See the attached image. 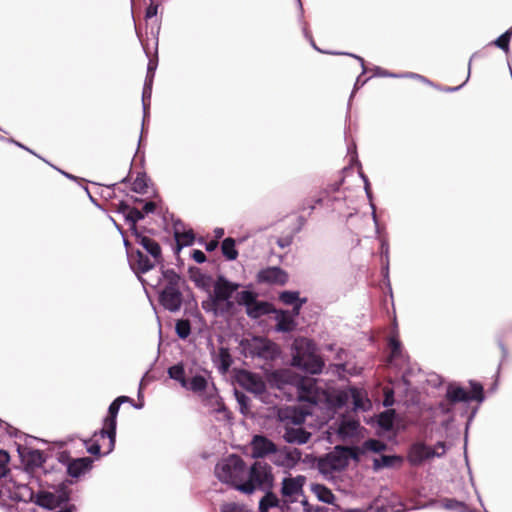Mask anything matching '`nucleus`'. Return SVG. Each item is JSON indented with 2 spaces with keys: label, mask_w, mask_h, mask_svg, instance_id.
<instances>
[{
  "label": "nucleus",
  "mask_w": 512,
  "mask_h": 512,
  "mask_svg": "<svg viewBox=\"0 0 512 512\" xmlns=\"http://www.w3.org/2000/svg\"><path fill=\"white\" fill-rule=\"evenodd\" d=\"M221 512H250L244 505L238 503H225L221 506Z\"/></svg>",
  "instance_id": "a18cd8bd"
},
{
  "label": "nucleus",
  "mask_w": 512,
  "mask_h": 512,
  "mask_svg": "<svg viewBox=\"0 0 512 512\" xmlns=\"http://www.w3.org/2000/svg\"><path fill=\"white\" fill-rule=\"evenodd\" d=\"M170 378L180 382L182 387H187V379L185 378V371L182 365H174L168 369Z\"/></svg>",
  "instance_id": "f704fd0d"
},
{
  "label": "nucleus",
  "mask_w": 512,
  "mask_h": 512,
  "mask_svg": "<svg viewBox=\"0 0 512 512\" xmlns=\"http://www.w3.org/2000/svg\"><path fill=\"white\" fill-rule=\"evenodd\" d=\"M306 477L298 475L296 477H286L282 480L281 494L288 501L293 502L295 497L302 494Z\"/></svg>",
  "instance_id": "dca6fc26"
},
{
  "label": "nucleus",
  "mask_w": 512,
  "mask_h": 512,
  "mask_svg": "<svg viewBox=\"0 0 512 512\" xmlns=\"http://www.w3.org/2000/svg\"><path fill=\"white\" fill-rule=\"evenodd\" d=\"M311 438V433L302 427H286L283 433V439L291 444H305Z\"/></svg>",
  "instance_id": "aec40b11"
},
{
  "label": "nucleus",
  "mask_w": 512,
  "mask_h": 512,
  "mask_svg": "<svg viewBox=\"0 0 512 512\" xmlns=\"http://www.w3.org/2000/svg\"><path fill=\"white\" fill-rule=\"evenodd\" d=\"M156 209V203L153 201L146 202L142 208V212L145 214L153 213Z\"/></svg>",
  "instance_id": "3c124183"
},
{
  "label": "nucleus",
  "mask_w": 512,
  "mask_h": 512,
  "mask_svg": "<svg viewBox=\"0 0 512 512\" xmlns=\"http://www.w3.org/2000/svg\"><path fill=\"white\" fill-rule=\"evenodd\" d=\"M215 472L221 482L241 492V485H245L248 468L240 456L232 454L216 465Z\"/></svg>",
  "instance_id": "7ed1b4c3"
},
{
  "label": "nucleus",
  "mask_w": 512,
  "mask_h": 512,
  "mask_svg": "<svg viewBox=\"0 0 512 512\" xmlns=\"http://www.w3.org/2000/svg\"><path fill=\"white\" fill-rule=\"evenodd\" d=\"M159 302L170 312L180 310L183 303V295L180 288L164 287L159 295Z\"/></svg>",
  "instance_id": "2eb2a0df"
},
{
  "label": "nucleus",
  "mask_w": 512,
  "mask_h": 512,
  "mask_svg": "<svg viewBox=\"0 0 512 512\" xmlns=\"http://www.w3.org/2000/svg\"><path fill=\"white\" fill-rule=\"evenodd\" d=\"M115 400L119 403V405H121L123 403H127V402H129V403L133 402V399H131L128 396H119Z\"/></svg>",
  "instance_id": "bf43d9fd"
},
{
  "label": "nucleus",
  "mask_w": 512,
  "mask_h": 512,
  "mask_svg": "<svg viewBox=\"0 0 512 512\" xmlns=\"http://www.w3.org/2000/svg\"><path fill=\"white\" fill-rule=\"evenodd\" d=\"M274 485L272 467L263 460H256L250 468L245 485H241V492L247 495L256 490H271Z\"/></svg>",
  "instance_id": "20e7f679"
},
{
  "label": "nucleus",
  "mask_w": 512,
  "mask_h": 512,
  "mask_svg": "<svg viewBox=\"0 0 512 512\" xmlns=\"http://www.w3.org/2000/svg\"><path fill=\"white\" fill-rule=\"evenodd\" d=\"M341 182H336L334 184L328 185L325 189L321 190L318 195L313 197L312 199H307L303 203L301 210L310 209L311 211L314 210L316 205H322L324 201L329 197L330 193H334L339 190V187L341 185Z\"/></svg>",
  "instance_id": "6ab92c4d"
},
{
  "label": "nucleus",
  "mask_w": 512,
  "mask_h": 512,
  "mask_svg": "<svg viewBox=\"0 0 512 512\" xmlns=\"http://www.w3.org/2000/svg\"><path fill=\"white\" fill-rule=\"evenodd\" d=\"M218 244L219 243L217 239L211 240L206 244V250L209 252L214 251L218 247Z\"/></svg>",
  "instance_id": "13d9d810"
},
{
  "label": "nucleus",
  "mask_w": 512,
  "mask_h": 512,
  "mask_svg": "<svg viewBox=\"0 0 512 512\" xmlns=\"http://www.w3.org/2000/svg\"><path fill=\"white\" fill-rule=\"evenodd\" d=\"M469 401V392L455 384H449L446 390L445 402L440 403V408L444 413H449L451 407L460 402Z\"/></svg>",
  "instance_id": "ddd939ff"
},
{
  "label": "nucleus",
  "mask_w": 512,
  "mask_h": 512,
  "mask_svg": "<svg viewBox=\"0 0 512 512\" xmlns=\"http://www.w3.org/2000/svg\"><path fill=\"white\" fill-rule=\"evenodd\" d=\"M393 418H394V411L393 410H387L380 414L379 416V425L389 430L393 426Z\"/></svg>",
  "instance_id": "79ce46f5"
},
{
  "label": "nucleus",
  "mask_w": 512,
  "mask_h": 512,
  "mask_svg": "<svg viewBox=\"0 0 512 512\" xmlns=\"http://www.w3.org/2000/svg\"><path fill=\"white\" fill-rule=\"evenodd\" d=\"M218 359L220 362V370L222 372H227L233 363L229 349L226 347H220L218 350Z\"/></svg>",
  "instance_id": "7c9ffc66"
},
{
  "label": "nucleus",
  "mask_w": 512,
  "mask_h": 512,
  "mask_svg": "<svg viewBox=\"0 0 512 512\" xmlns=\"http://www.w3.org/2000/svg\"><path fill=\"white\" fill-rule=\"evenodd\" d=\"M154 69V65L150 62L148 65V71L151 72Z\"/></svg>",
  "instance_id": "338daca9"
},
{
  "label": "nucleus",
  "mask_w": 512,
  "mask_h": 512,
  "mask_svg": "<svg viewBox=\"0 0 512 512\" xmlns=\"http://www.w3.org/2000/svg\"><path fill=\"white\" fill-rule=\"evenodd\" d=\"M289 280L288 273L280 267L273 266L262 269L257 274V282L269 285H285Z\"/></svg>",
  "instance_id": "9b49d317"
},
{
  "label": "nucleus",
  "mask_w": 512,
  "mask_h": 512,
  "mask_svg": "<svg viewBox=\"0 0 512 512\" xmlns=\"http://www.w3.org/2000/svg\"><path fill=\"white\" fill-rule=\"evenodd\" d=\"M279 299L285 305H293V312L295 315L299 314L302 304L306 302V299L299 298V292L294 291L282 292Z\"/></svg>",
  "instance_id": "5701e85b"
},
{
  "label": "nucleus",
  "mask_w": 512,
  "mask_h": 512,
  "mask_svg": "<svg viewBox=\"0 0 512 512\" xmlns=\"http://www.w3.org/2000/svg\"><path fill=\"white\" fill-rule=\"evenodd\" d=\"M237 381L245 390L261 395L266 391V384L260 376L252 372L243 370L237 376Z\"/></svg>",
  "instance_id": "f8f14e48"
},
{
  "label": "nucleus",
  "mask_w": 512,
  "mask_h": 512,
  "mask_svg": "<svg viewBox=\"0 0 512 512\" xmlns=\"http://www.w3.org/2000/svg\"><path fill=\"white\" fill-rule=\"evenodd\" d=\"M512 37V27L507 30L505 33H503L501 36H499L495 41L494 44L499 47L500 49L507 52L509 50V42Z\"/></svg>",
  "instance_id": "a19ab883"
},
{
  "label": "nucleus",
  "mask_w": 512,
  "mask_h": 512,
  "mask_svg": "<svg viewBox=\"0 0 512 512\" xmlns=\"http://www.w3.org/2000/svg\"><path fill=\"white\" fill-rule=\"evenodd\" d=\"M75 510V505H69L65 507L64 509H61L57 512H73Z\"/></svg>",
  "instance_id": "e2e57ef3"
},
{
  "label": "nucleus",
  "mask_w": 512,
  "mask_h": 512,
  "mask_svg": "<svg viewBox=\"0 0 512 512\" xmlns=\"http://www.w3.org/2000/svg\"><path fill=\"white\" fill-rule=\"evenodd\" d=\"M293 327V319L287 314V312L281 311L276 325L277 331L290 332L293 330Z\"/></svg>",
  "instance_id": "2f4dec72"
},
{
  "label": "nucleus",
  "mask_w": 512,
  "mask_h": 512,
  "mask_svg": "<svg viewBox=\"0 0 512 512\" xmlns=\"http://www.w3.org/2000/svg\"><path fill=\"white\" fill-rule=\"evenodd\" d=\"M250 447L251 456L254 459L264 458L277 451L276 444L263 435H254Z\"/></svg>",
  "instance_id": "4468645a"
},
{
  "label": "nucleus",
  "mask_w": 512,
  "mask_h": 512,
  "mask_svg": "<svg viewBox=\"0 0 512 512\" xmlns=\"http://www.w3.org/2000/svg\"><path fill=\"white\" fill-rule=\"evenodd\" d=\"M384 401L383 405L385 407L392 406L394 404V391L391 388H385L384 389Z\"/></svg>",
  "instance_id": "de8ad7c7"
},
{
  "label": "nucleus",
  "mask_w": 512,
  "mask_h": 512,
  "mask_svg": "<svg viewBox=\"0 0 512 512\" xmlns=\"http://www.w3.org/2000/svg\"><path fill=\"white\" fill-rule=\"evenodd\" d=\"M215 232H216V237H217V238L222 237V235H223V233H224V232H223V229H218V230H216Z\"/></svg>",
  "instance_id": "69168bd1"
},
{
  "label": "nucleus",
  "mask_w": 512,
  "mask_h": 512,
  "mask_svg": "<svg viewBox=\"0 0 512 512\" xmlns=\"http://www.w3.org/2000/svg\"><path fill=\"white\" fill-rule=\"evenodd\" d=\"M120 406L121 405H119V403L116 400H114L110 404V406L108 408V414L103 421V427L100 430V436L102 438H108L106 453H111L115 447L117 415H118Z\"/></svg>",
  "instance_id": "0eeeda50"
},
{
  "label": "nucleus",
  "mask_w": 512,
  "mask_h": 512,
  "mask_svg": "<svg viewBox=\"0 0 512 512\" xmlns=\"http://www.w3.org/2000/svg\"><path fill=\"white\" fill-rule=\"evenodd\" d=\"M291 244L290 238H279L277 240V245L281 248H285L286 246H289Z\"/></svg>",
  "instance_id": "4d7b16f0"
},
{
  "label": "nucleus",
  "mask_w": 512,
  "mask_h": 512,
  "mask_svg": "<svg viewBox=\"0 0 512 512\" xmlns=\"http://www.w3.org/2000/svg\"><path fill=\"white\" fill-rule=\"evenodd\" d=\"M238 305L246 307V313L250 318L257 319L272 311V305L265 301H258L257 294L252 291H241L236 294Z\"/></svg>",
  "instance_id": "39448f33"
},
{
  "label": "nucleus",
  "mask_w": 512,
  "mask_h": 512,
  "mask_svg": "<svg viewBox=\"0 0 512 512\" xmlns=\"http://www.w3.org/2000/svg\"><path fill=\"white\" fill-rule=\"evenodd\" d=\"M298 398L300 401L317 405L328 401V393L318 387L316 379L305 377L298 383Z\"/></svg>",
  "instance_id": "423d86ee"
},
{
  "label": "nucleus",
  "mask_w": 512,
  "mask_h": 512,
  "mask_svg": "<svg viewBox=\"0 0 512 512\" xmlns=\"http://www.w3.org/2000/svg\"><path fill=\"white\" fill-rule=\"evenodd\" d=\"M176 333L179 338L186 339L191 333V324L187 319H181L176 322Z\"/></svg>",
  "instance_id": "e433bc0d"
},
{
  "label": "nucleus",
  "mask_w": 512,
  "mask_h": 512,
  "mask_svg": "<svg viewBox=\"0 0 512 512\" xmlns=\"http://www.w3.org/2000/svg\"><path fill=\"white\" fill-rule=\"evenodd\" d=\"M133 236L135 237V242L141 245L150 255V257H148L140 250L130 253V266L137 275L152 270L157 264H161L164 261L161 246L156 240L141 232Z\"/></svg>",
  "instance_id": "f03ea898"
},
{
  "label": "nucleus",
  "mask_w": 512,
  "mask_h": 512,
  "mask_svg": "<svg viewBox=\"0 0 512 512\" xmlns=\"http://www.w3.org/2000/svg\"><path fill=\"white\" fill-rule=\"evenodd\" d=\"M207 384V380L204 376L196 375L192 377L190 381L187 380L186 388L195 393H200L206 390Z\"/></svg>",
  "instance_id": "c756f323"
},
{
  "label": "nucleus",
  "mask_w": 512,
  "mask_h": 512,
  "mask_svg": "<svg viewBox=\"0 0 512 512\" xmlns=\"http://www.w3.org/2000/svg\"><path fill=\"white\" fill-rule=\"evenodd\" d=\"M147 189V183L145 177L138 176L132 183V190L137 193H144Z\"/></svg>",
  "instance_id": "49530a36"
},
{
  "label": "nucleus",
  "mask_w": 512,
  "mask_h": 512,
  "mask_svg": "<svg viewBox=\"0 0 512 512\" xmlns=\"http://www.w3.org/2000/svg\"><path fill=\"white\" fill-rule=\"evenodd\" d=\"M236 242L233 238L228 237L223 240L221 250L227 260H235L238 257Z\"/></svg>",
  "instance_id": "c85d7f7f"
},
{
  "label": "nucleus",
  "mask_w": 512,
  "mask_h": 512,
  "mask_svg": "<svg viewBox=\"0 0 512 512\" xmlns=\"http://www.w3.org/2000/svg\"><path fill=\"white\" fill-rule=\"evenodd\" d=\"M190 279L194 282L196 287L210 292L212 278L204 273L198 267H191L189 269Z\"/></svg>",
  "instance_id": "4be33fe9"
},
{
  "label": "nucleus",
  "mask_w": 512,
  "mask_h": 512,
  "mask_svg": "<svg viewBox=\"0 0 512 512\" xmlns=\"http://www.w3.org/2000/svg\"><path fill=\"white\" fill-rule=\"evenodd\" d=\"M265 495L259 501V512H269L270 508L280 506V500L271 490H264Z\"/></svg>",
  "instance_id": "393cba45"
},
{
  "label": "nucleus",
  "mask_w": 512,
  "mask_h": 512,
  "mask_svg": "<svg viewBox=\"0 0 512 512\" xmlns=\"http://www.w3.org/2000/svg\"><path fill=\"white\" fill-rule=\"evenodd\" d=\"M192 258L197 262V263H203L206 261V255L204 254L203 251L201 250H194L193 253H192Z\"/></svg>",
  "instance_id": "8fccbe9b"
},
{
  "label": "nucleus",
  "mask_w": 512,
  "mask_h": 512,
  "mask_svg": "<svg viewBox=\"0 0 512 512\" xmlns=\"http://www.w3.org/2000/svg\"><path fill=\"white\" fill-rule=\"evenodd\" d=\"M10 461V456L8 452L4 450H0V479L2 477H5L6 474L9 472V469L7 467V464Z\"/></svg>",
  "instance_id": "c03bdc74"
},
{
  "label": "nucleus",
  "mask_w": 512,
  "mask_h": 512,
  "mask_svg": "<svg viewBox=\"0 0 512 512\" xmlns=\"http://www.w3.org/2000/svg\"><path fill=\"white\" fill-rule=\"evenodd\" d=\"M36 504L49 510L59 507V501H57L56 494L51 492L38 493Z\"/></svg>",
  "instance_id": "a878e982"
},
{
  "label": "nucleus",
  "mask_w": 512,
  "mask_h": 512,
  "mask_svg": "<svg viewBox=\"0 0 512 512\" xmlns=\"http://www.w3.org/2000/svg\"><path fill=\"white\" fill-rule=\"evenodd\" d=\"M400 458L397 456L382 455L380 458L374 459L373 467L378 470L383 467H391L395 462L399 461Z\"/></svg>",
  "instance_id": "c9c22d12"
},
{
  "label": "nucleus",
  "mask_w": 512,
  "mask_h": 512,
  "mask_svg": "<svg viewBox=\"0 0 512 512\" xmlns=\"http://www.w3.org/2000/svg\"><path fill=\"white\" fill-rule=\"evenodd\" d=\"M411 78H415V79H418L422 82H425V83H428V84H431V81H429L427 78H425L424 76H421L419 74H415V73H410L409 75Z\"/></svg>",
  "instance_id": "052dcab7"
},
{
  "label": "nucleus",
  "mask_w": 512,
  "mask_h": 512,
  "mask_svg": "<svg viewBox=\"0 0 512 512\" xmlns=\"http://www.w3.org/2000/svg\"><path fill=\"white\" fill-rule=\"evenodd\" d=\"M471 391L469 392V401L475 400L482 402L484 400V390L482 384L470 381Z\"/></svg>",
  "instance_id": "4c0bfd02"
},
{
  "label": "nucleus",
  "mask_w": 512,
  "mask_h": 512,
  "mask_svg": "<svg viewBox=\"0 0 512 512\" xmlns=\"http://www.w3.org/2000/svg\"><path fill=\"white\" fill-rule=\"evenodd\" d=\"M443 506L449 510H457L459 512H467L468 507L464 502L458 501L456 499H444Z\"/></svg>",
  "instance_id": "ea45409f"
},
{
  "label": "nucleus",
  "mask_w": 512,
  "mask_h": 512,
  "mask_svg": "<svg viewBox=\"0 0 512 512\" xmlns=\"http://www.w3.org/2000/svg\"><path fill=\"white\" fill-rule=\"evenodd\" d=\"M93 462L90 457L72 459L67 465V473L73 478H78L92 469Z\"/></svg>",
  "instance_id": "a211bd4d"
},
{
  "label": "nucleus",
  "mask_w": 512,
  "mask_h": 512,
  "mask_svg": "<svg viewBox=\"0 0 512 512\" xmlns=\"http://www.w3.org/2000/svg\"><path fill=\"white\" fill-rule=\"evenodd\" d=\"M360 402H361V400H360L359 396L358 395H354V404H355L356 407L360 406Z\"/></svg>",
  "instance_id": "0e129e2a"
},
{
  "label": "nucleus",
  "mask_w": 512,
  "mask_h": 512,
  "mask_svg": "<svg viewBox=\"0 0 512 512\" xmlns=\"http://www.w3.org/2000/svg\"><path fill=\"white\" fill-rule=\"evenodd\" d=\"M174 237L178 250L184 246L192 245L195 240V234L192 229L180 231L177 224L174 226Z\"/></svg>",
  "instance_id": "b1692460"
},
{
  "label": "nucleus",
  "mask_w": 512,
  "mask_h": 512,
  "mask_svg": "<svg viewBox=\"0 0 512 512\" xmlns=\"http://www.w3.org/2000/svg\"><path fill=\"white\" fill-rule=\"evenodd\" d=\"M131 209V207L125 203L124 201H120L117 204V212L122 213L124 217L126 218V213Z\"/></svg>",
  "instance_id": "603ef678"
},
{
  "label": "nucleus",
  "mask_w": 512,
  "mask_h": 512,
  "mask_svg": "<svg viewBox=\"0 0 512 512\" xmlns=\"http://www.w3.org/2000/svg\"><path fill=\"white\" fill-rule=\"evenodd\" d=\"M273 454V463L279 467L288 469L294 468L302 457V453L299 449L288 448L286 446L280 449L277 448V451Z\"/></svg>",
  "instance_id": "9d476101"
},
{
  "label": "nucleus",
  "mask_w": 512,
  "mask_h": 512,
  "mask_svg": "<svg viewBox=\"0 0 512 512\" xmlns=\"http://www.w3.org/2000/svg\"><path fill=\"white\" fill-rule=\"evenodd\" d=\"M364 446L366 449L373 451L375 453L382 452V451L386 450V448H387V445L384 442L377 440V439L367 440L364 443Z\"/></svg>",
  "instance_id": "37998d69"
},
{
  "label": "nucleus",
  "mask_w": 512,
  "mask_h": 512,
  "mask_svg": "<svg viewBox=\"0 0 512 512\" xmlns=\"http://www.w3.org/2000/svg\"><path fill=\"white\" fill-rule=\"evenodd\" d=\"M166 285L164 287L180 288L181 277L174 269H166L162 272Z\"/></svg>",
  "instance_id": "473e14b6"
},
{
  "label": "nucleus",
  "mask_w": 512,
  "mask_h": 512,
  "mask_svg": "<svg viewBox=\"0 0 512 512\" xmlns=\"http://www.w3.org/2000/svg\"><path fill=\"white\" fill-rule=\"evenodd\" d=\"M304 511L305 512H323L324 508L320 506H312L308 504L307 502L303 503Z\"/></svg>",
  "instance_id": "864d4df0"
},
{
  "label": "nucleus",
  "mask_w": 512,
  "mask_h": 512,
  "mask_svg": "<svg viewBox=\"0 0 512 512\" xmlns=\"http://www.w3.org/2000/svg\"><path fill=\"white\" fill-rule=\"evenodd\" d=\"M144 218V213L141 210H138L135 207H131V209L126 213V221L130 226V230L132 235L139 233L137 222Z\"/></svg>",
  "instance_id": "cd10ccee"
},
{
  "label": "nucleus",
  "mask_w": 512,
  "mask_h": 512,
  "mask_svg": "<svg viewBox=\"0 0 512 512\" xmlns=\"http://www.w3.org/2000/svg\"><path fill=\"white\" fill-rule=\"evenodd\" d=\"M311 491L315 494L318 500L324 503L332 504L334 502V494L323 484H313Z\"/></svg>",
  "instance_id": "bb28decb"
},
{
  "label": "nucleus",
  "mask_w": 512,
  "mask_h": 512,
  "mask_svg": "<svg viewBox=\"0 0 512 512\" xmlns=\"http://www.w3.org/2000/svg\"><path fill=\"white\" fill-rule=\"evenodd\" d=\"M57 501H59V506L69 500V493L65 490L56 494Z\"/></svg>",
  "instance_id": "5fc2aeb1"
},
{
  "label": "nucleus",
  "mask_w": 512,
  "mask_h": 512,
  "mask_svg": "<svg viewBox=\"0 0 512 512\" xmlns=\"http://www.w3.org/2000/svg\"><path fill=\"white\" fill-rule=\"evenodd\" d=\"M235 397L240 406V412L244 415L248 414L250 410V398L238 390H235Z\"/></svg>",
  "instance_id": "58836bf2"
},
{
  "label": "nucleus",
  "mask_w": 512,
  "mask_h": 512,
  "mask_svg": "<svg viewBox=\"0 0 512 512\" xmlns=\"http://www.w3.org/2000/svg\"><path fill=\"white\" fill-rule=\"evenodd\" d=\"M358 459L357 451L353 448H342V453H330L325 463L332 470H342L348 465V458Z\"/></svg>",
  "instance_id": "f3484780"
},
{
  "label": "nucleus",
  "mask_w": 512,
  "mask_h": 512,
  "mask_svg": "<svg viewBox=\"0 0 512 512\" xmlns=\"http://www.w3.org/2000/svg\"><path fill=\"white\" fill-rule=\"evenodd\" d=\"M432 449L437 450L439 452V454H440V457H441L446 452V444L443 441H439V442L436 443V445L434 447H432Z\"/></svg>",
  "instance_id": "6e6d98bb"
},
{
  "label": "nucleus",
  "mask_w": 512,
  "mask_h": 512,
  "mask_svg": "<svg viewBox=\"0 0 512 512\" xmlns=\"http://www.w3.org/2000/svg\"><path fill=\"white\" fill-rule=\"evenodd\" d=\"M33 459H34V461H36V459H37V460L39 461V464H41V463H42V461H43V458H42V454H41V452L36 451V452L33 454Z\"/></svg>",
  "instance_id": "680f3d73"
},
{
  "label": "nucleus",
  "mask_w": 512,
  "mask_h": 512,
  "mask_svg": "<svg viewBox=\"0 0 512 512\" xmlns=\"http://www.w3.org/2000/svg\"><path fill=\"white\" fill-rule=\"evenodd\" d=\"M390 348L389 362H392L402 355V344L396 336H391L388 342Z\"/></svg>",
  "instance_id": "72a5a7b5"
},
{
  "label": "nucleus",
  "mask_w": 512,
  "mask_h": 512,
  "mask_svg": "<svg viewBox=\"0 0 512 512\" xmlns=\"http://www.w3.org/2000/svg\"><path fill=\"white\" fill-rule=\"evenodd\" d=\"M106 438H102L100 436V431L95 432L93 436L87 440H84V444L86 446L87 452L95 455L97 457L101 456V449H104L103 454L107 455V442L100 443V440H105Z\"/></svg>",
  "instance_id": "412c9836"
},
{
  "label": "nucleus",
  "mask_w": 512,
  "mask_h": 512,
  "mask_svg": "<svg viewBox=\"0 0 512 512\" xmlns=\"http://www.w3.org/2000/svg\"><path fill=\"white\" fill-rule=\"evenodd\" d=\"M157 12H158V5L157 4H154V3H151L147 8H146V13H145V16L146 18H152L154 16L157 15Z\"/></svg>",
  "instance_id": "09e8293b"
},
{
  "label": "nucleus",
  "mask_w": 512,
  "mask_h": 512,
  "mask_svg": "<svg viewBox=\"0 0 512 512\" xmlns=\"http://www.w3.org/2000/svg\"><path fill=\"white\" fill-rule=\"evenodd\" d=\"M292 365L305 372L318 374L324 367V362L320 356L311 351L301 352L296 345V353L292 358Z\"/></svg>",
  "instance_id": "6e6552de"
},
{
  "label": "nucleus",
  "mask_w": 512,
  "mask_h": 512,
  "mask_svg": "<svg viewBox=\"0 0 512 512\" xmlns=\"http://www.w3.org/2000/svg\"><path fill=\"white\" fill-rule=\"evenodd\" d=\"M354 57H355V58H357L358 60H360V61L362 62V64L364 63V60H363V58H361V57H358V56H354Z\"/></svg>",
  "instance_id": "774afa93"
},
{
  "label": "nucleus",
  "mask_w": 512,
  "mask_h": 512,
  "mask_svg": "<svg viewBox=\"0 0 512 512\" xmlns=\"http://www.w3.org/2000/svg\"><path fill=\"white\" fill-rule=\"evenodd\" d=\"M240 284L229 281L225 276L218 275L213 283V291L206 300L201 302L202 309L218 316H234L237 312L232 296L238 291Z\"/></svg>",
  "instance_id": "f257e3e1"
},
{
  "label": "nucleus",
  "mask_w": 512,
  "mask_h": 512,
  "mask_svg": "<svg viewBox=\"0 0 512 512\" xmlns=\"http://www.w3.org/2000/svg\"><path fill=\"white\" fill-rule=\"evenodd\" d=\"M433 457H440L439 452L423 442L412 444L407 456L409 463L413 466H420Z\"/></svg>",
  "instance_id": "1a4fd4ad"
}]
</instances>
